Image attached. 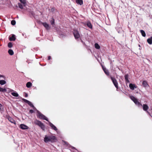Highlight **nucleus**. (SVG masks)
<instances>
[{
  "label": "nucleus",
  "instance_id": "f03ea898",
  "mask_svg": "<svg viewBox=\"0 0 152 152\" xmlns=\"http://www.w3.org/2000/svg\"><path fill=\"white\" fill-rule=\"evenodd\" d=\"M34 123L35 124L40 127L42 130H44V125L42 123L41 121L37 120H36L34 121Z\"/></svg>",
  "mask_w": 152,
  "mask_h": 152
},
{
  "label": "nucleus",
  "instance_id": "4c0bfd02",
  "mask_svg": "<svg viewBox=\"0 0 152 152\" xmlns=\"http://www.w3.org/2000/svg\"><path fill=\"white\" fill-rule=\"evenodd\" d=\"M28 96V95L27 94H26V95H25V96L26 97H27Z\"/></svg>",
  "mask_w": 152,
  "mask_h": 152
},
{
  "label": "nucleus",
  "instance_id": "f3484780",
  "mask_svg": "<svg viewBox=\"0 0 152 152\" xmlns=\"http://www.w3.org/2000/svg\"><path fill=\"white\" fill-rule=\"evenodd\" d=\"M102 69L103 70H104V73L107 75H109V73L108 72V71L105 68H104L103 67H102Z\"/></svg>",
  "mask_w": 152,
  "mask_h": 152
},
{
  "label": "nucleus",
  "instance_id": "f704fd0d",
  "mask_svg": "<svg viewBox=\"0 0 152 152\" xmlns=\"http://www.w3.org/2000/svg\"><path fill=\"white\" fill-rule=\"evenodd\" d=\"M29 112L31 113H33L34 112V111L32 110H29Z\"/></svg>",
  "mask_w": 152,
  "mask_h": 152
},
{
  "label": "nucleus",
  "instance_id": "20e7f679",
  "mask_svg": "<svg viewBox=\"0 0 152 152\" xmlns=\"http://www.w3.org/2000/svg\"><path fill=\"white\" fill-rule=\"evenodd\" d=\"M110 78L115 87L118 89V84L117 80L115 78L112 77H110Z\"/></svg>",
  "mask_w": 152,
  "mask_h": 152
},
{
  "label": "nucleus",
  "instance_id": "0eeeda50",
  "mask_svg": "<svg viewBox=\"0 0 152 152\" xmlns=\"http://www.w3.org/2000/svg\"><path fill=\"white\" fill-rule=\"evenodd\" d=\"M130 98L136 104L139 105H140L142 106V104H140V103L137 101V99L135 98L134 96H130Z\"/></svg>",
  "mask_w": 152,
  "mask_h": 152
},
{
  "label": "nucleus",
  "instance_id": "ea45409f",
  "mask_svg": "<svg viewBox=\"0 0 152 152\" xmlns=\"http://www.w3.org/2000/svg\"><path fill=\"white\" fill-rule=\"evenodd\" d=\"M11 91H13V90H11Z\"/></svg>",
  "mask_w": 152,
  "mask_h": 152
},
{
  "label": "nucleus",
  "instance_id": "2f4dec72",
  "mask_svg": "<svg viewBox=\"0 0 152 152\" xmlns=\"http://www.w3.org/2000/svg\"><path fill=\"white\" fill-rule=\"evenodd\" d=\"M87 26L90 28H91L92 27V25L91 23L89 22H87Z\"/></svg>",
  "mask_w": 152,
  "mask_h": 152
},
{
  "label": "nucleus",
  "instance_id": "aec40b11",
  "mask_svg": "<svg viewBox=\"0 0 152 152\" xmlns=\"http://www.w3.org/2000/svg\"><path fill=\"white\" fill-rule=\"evenodd\" d=\"M20 2L23 4L24 6L26 4V0H19Z\"/></svg>",
  "mask_w": 152,
  "mask_h": 152
},
{
  "label": "nucleus",
  "instance_id": "39448f33",
  "mask_svg": "<svg viewBox=\"0 0 152 152\" xmlns=\"http://www.w3.org/2000/svg\"><path fill=\"white\" fill-rule=\"evenodd\" d=\"M130 98L136 104L139 105H140L142 106V104H140V103L137 101V99L135 98L134 96H130Z\"/></svg>",
  "mask_w": 152,
  "mask_h": 152
},
{
  "label": "nucleus",
  "instance_id": "72a5a7b5",
  "mask_svg": "<svg viewBox=\"0 0 152 152\" xmlns=\"http://www.w3.org/2000/svg\"><path fill=\"white\" fill-rule=\"evenodd\" d=\"M11 24L13 25H14L16 24V22L15 20H12L11 22Z\"/></svg>",
  "mask_w": 152,
  "mask_h": 152
},
{
  "label": "nucleus",
  "instance_id": "a19ab883",
  "mask_svg": "<svg viewBox=\"0 0 152 152\" xmlns=\"http://www.w3.org/2000/svg\"><path fill=\"white\" fill-rule=\"evenodd\" d=\"M139 47H140V45H139Z\"/></svg>",
  "mask_w": 152,
  "mask_h": 152
},
{
  "label": "nucleus",
  "instance_id": "5701e85b",
  "mask_svg": "<svg viewBox=\"0 0 152 152\" xmlns=\"http://www.w3.org/2000/svg\"><path fill=\"white\" fill-rule=\"evenodd\" d=\"M94 46L95 48L97 49H99L100 48V46L97 43H95L94 45Z\"/></svg>",
  "mask_w": 152,
  "mask_h": 152
},
{
  "label": "nucleus",
  "instance_id": "473e14b6",
  "mask_svg": "<svg viewBox=\"0 0 152 152\" xmlns=\"http://www.w3.org/2000/svg\"><path fill=\"white\" fill-rule=\"evenodd\" d=\"M8 46L9 48H12V43L11 42H9L8 44Z\"/></svg>",
  "mask_w": 152,
  "mask_h": 152
},
{
  "label": "nucleus",
  "instance_id": "f8f14e48",
  "mask_svg": "<svg viewBox=\"0 0 152 152\" xmlns=\"http://www.w3.org/2000/svg\"><path fill=\"white\" fill-rule=\"evenodd\" d=\"M49 125L55 131L57 130V129L56 127L52 124L51 123H49Z\"/></svg>",
  "mask_w": 152,
  "mask_h": 152
},
{
  "label": "nucleus",
  "instance_id": "bb28decb",
  "mask_svg": "<svg viewBox=\"0 0 152 152\" xmlns=\"http://www.w3.org/2000/svg\"><path fill=\"white\" fill-rule=\"evenodd\" d=\"M128 75H126L125 76V78L126 80V81L127 82H129V81L128 79Z\"/></svg>",
  "mask_w": 152,
  "mask_h": 152
},
{
  "label": "nucleus",
  "instance_id": "412c9836",
  "mask_svg": "<svg viewBox=\"0 0 152 152\" xmlns=\"http://www.w3.org/2000/svg\"><path fill=\"white\" fill-rule=\"evenodd\" d=\"M140 32L143 37H145L146 34H145V33L144 31L141 30H140Z\"/></svg>",
  "mask_w": 152,
  "mask_h": 152
},
{
  "label": "nucleus",
  "instance_id": "b1692460",
  "mask_svg": "<svg viewBox=\"0 0 152 152\" xmlns=\"http://www.w3.org/2000/svg\"><path fill=\"white\" fill-rule=\"evenodd\" d=\"M8 53L10 55H12L14 54L13 51L11 50L10 49L8 50Z\"/></svg>",
  "mask_w": 152,
  "mask_h": 152
},
{
  "label": "nucleus",
  "instance_id": "a211bd4d",
  "mask_svg": "<svg viewBox=\"0 0 152 152\" xmlns=\"http://www.w3.org/2000/svg\"><path fill=\"white\" fill-rule=\"evenodd\" d=\"M16 39L15 37V35L13 34L11 37L9 38V39L10 41H14Z\"/></svg>",
  "mask_w": 152,
  "mask_h": 152
},
{
  "label": "nucleus",
  "instance_id": "a878e982",
  "mask_svg": "<svg viewBox=\"0 0 152 152\" xmlns=\"http://www.w3.org/2000/svg\"><path fill=\"white\" fill-rule=\"evenodd\" d=\"M142 85L144 87H146L148 86V83L146 81H144L142 83Z\"/></svg>",
  "mask_w": 152,
  "mask_h": 152
},
{
  "label": "nucleus",
  "instance_id": "c756f323",
  "mask_svg": "<svg viewBox=\"0 0 152 152\" xmlns=\"http://www.w3.org/2000/svg\"><path fill=\"white\" fill-rule=\"evenodd\" d=\"M51 24L53 25L54 24V20L53 18H52L51 20H50Z\"/></svg>",
  "mask_w": 152,
  "mask_h": 152
},
{
  "label": "nucleus",
  "instance_id": "e433bc0d",
  "mask_svg": "<svg viewBox=\"0 0 152 152\" xmlns=\"http://www.w3.org/2000/svg\"><path fill=\"white\" fill-rule=\"evenodd\" d=\"M50 58H51V57L50 56H48V60H50Z\"/></svg>",
  "mask_w": 152,
  "mask_h": 152
},
{
  "label": "nucleus",
  "instance_id": "4be33fe9",
  "mask_svg": "<svg viewBox=\"0 0 152 152\" xmlns=\"http://www.w3.org/2000/svg\"><path fill=\"white\" fill-rule=\"evenodd\" d=\"M32 86V84L30 82H28L26 84V87L27 88H30Z\"/></svg>",
  "mask_w": 152,
  "mask_h": 152
},
{
  "label": "nucleus",
  "instance_id": "f257e3e1",
  "mask_svg": "<svg viewBox=\"0 0 152 152\" xmlns=\"http://www.w3.org/2000/svg\"><path fill=\"white\" fill-rule=\"evenodd\" d=\"M56 140V137L53 135H52L50 136L45 135V137L44 138V141L45 142H55Z\"/></svg>",
  "mask_w": 152,
  "mask_h": 152
},
{
  "label": "nucleus",
  "instance_id": "6ab92c4d",
  "mask_svg": "<svg viewBox=\"0 0 152 152\" xmlns=\"http://www.w3.org/2000/svg\"><path fill=\"white\" fill-rule=\"evenodd\" d=\"M11 94L12 96L15 97H18V94L16 92H12Z\"/></svg>",
  "mask_w": 152,
  "mask_h": 152
},
{
  "label": "nucleus",
  "instance_id": "2eb2a0df",
  "mask_svg": "<svg viewBox=\"0 0 152 152\" xmlns=\"http://www.w3.org/2000/svg\"><path fill=\"white\" fill-rule=\"evenodd\" d=\"M76 3L78 4L82 5L83 4V0H75Z\"/></svg>",
  "mask_w": 152,
  "mask_h": 152
},
{
  "label": "nucleus",
  "instance_id": "7ed1b4c3",
  "mask_svg": "<svg viewBox=\"0 0 152 152\" xmlns=\"http://www.w3.org/2000/svg\"><path fill=\"white\" fill-rule=\"evenodd\" d=\"M37 115L39 118L41 119L45 120L48 121L47 118L38 110H37Z\"/></svg>",
  "mask_w": 152,
  "mask_h": 152
},
{
  "label": "nucleus",
  "instance_id": "c9c22d12",
  "mask_svg": "<svg viewBox=\"0 0 152 152\" xmlns=\"http://www.w3.org/2000/svg\"><path fill=\"white\" fill-rule=\"evenodd\" d=\"M2 105L0 103V110H1Z\"/></svg>",
  "mask_w": 152,
  "mask_h": 152
},
{
  "label": "nucleus",
  "instance_id": "393cba45",
  "mask_svg": "<svg viewBox=\"0 0 152 152\" xmlns=\"http://www.w3.org/2000/svg\"><path fill=\"white\" fill-rule=\"evenodd\" d=\"M6 83V82L3 80H0V84L3 85Z\"/></svg>",
  "mask_w": 152,
  "mask_h": 152
},
{
  "label": "nucleus",
  "instance_id": "7c9ffc66",
  "mask_svg": "<svg viewBox=\"0 0 152 152\" xmlns=\"http://www.w3.org/2000/svg\"><path fill=\"white\" fill-rule=\"evenodd\" d=\"M18 5L19 7L21 9L23 8V7L24 6L23 4H21L20 3H19L18 4Z\"/></svg>",
  "mask_w": 152,
  "mask_h": 152
},
{
  "label": "nucleus",
  "instance_id": "dca6fc26",
  "mask_svg": "<svg viewBox=\"0 0 152 152\" xmlns=\"http://www.w3.org/2000/svg\"><path fill=\"white\" fill-rule=\"evenodd\" d=\"M148 108V107L147 105L145 104H143V109L144 111H147Z\"/></svg>",
  "mask_w": 152,
  "mask_h": 152
},
{
  "label": "nucleus",
  "instance_id": "ddd939ff",
  "mask_svg": "<svg viewBox=\"0 0 152 152\" xmlns=\"http://www.w3.org/2000/svg\"><path fill=\"white\" fill-rule=\"evenodd\" d=\"M8 120L12 123H13L15 124H16L15 121L11 117H9L8 118Z\"/></svg>",
  "mask_w": 152,
  "mask_h": 152
},
{
  "label": "nucleus",
  "instance_id": "c85d7f7f",
  "mask_svg": "<svg viewBox=\"0 0 152 152\" xmlns=\"http://www.w3.org/2000/svg\"><path fill=\"white\" fill-rule=\"evenodd\" d=\"M7 91V90L5 88H3L1 87H0V91L2 92H5Z\"/></svg>",
  "mask_w": 152,
  "mask_h": 152
},
{
  "label": "nucleus",
  "instance_id": "1a4fd4ad",
  "mask_svg": "<svg viewBox=\"0 0 152 152\" xmlns=\"http://www.w3.org/2000/svg\"><path fill=\"white\" fill-rule=\"evenodd\" d=\"M73 34L75 39H78L80 37V34L76 30H74Z\"/></svg>",
  "mask_w": 152,
  "mask_h": 152
},
{
  "label": "nucleus",
  "instance_id": "58836bf2",
  "mask_svg": "<svg viewBox=\"0 0 152 152\" xmlns=\"http://www.w3.org/2000/svg\"><path fill=\"white\" fill-rule=\"evenodd\" d=\"M0 77H4L2 75H0Z\"/></svg>",
  "mask_w": 152,
  "mask_h": 152
},
{
  "label": "nucleus",
  "instance_id": "4468645a",
  "mask_svg": "<svg viewBox=\"0 0 152 152\" xmlns=\"http://www.w3.org/2000/svg\"><path fill=\"white\" fill-rule=\"evenodd\" d=\"M129 87L132 90H134V88H136V87H135V86L134 84H130L129 85Z\"/></svg>",
  "mask_w": 152,
  "mask_h": 152
},
{
  "label": "nucleus",
  "instance_id": "cd10ccee",
  "mask_svg": "<svg viewBox=\"0 0 152 152\" xmlns=\"http://www.w3.org/2000/svg\"><path fill=\"white\" fill-rule=\"evenodd\" d=\"M148 42L150 44H151L152 43V41L151 40V37L150 38L148 39L147 40Z\"/></svg>",
  "mask_w": 152,
  "mask_h": 152
},
{
  "label": "nucleus",
  "instance_id": "9b49d317",
  "mask_svg": "<svg viewBox=\"0 0 152 152\" xmlns=\"http://www.w3.org/2000/svg\"><path fill=\"white\" fill-rule=\"evenodd\" d=\"M20 127L21 129H28V127L27 126L23 124H21L20 126Z\"/></svg>",
  "mask_w": 152,
  "mask_h": 152
},
{
  "label": "nucleus",
  "instance_id": "9d476101",
  "mask_svg": "<svg viewBox=\"0 0 152 152\" xmlns=\"http://www.w3.org/2000/svg\"><path fill=\"white\" fill-rule=\"evenodd\" d=\"M42 23L46 29H50V27L49 26V25L48 24H47V23L45 22Z\"/></svg>",
  "mask_w": 152,
  "mask_h": 152
},
{
  "label": "nucleus",
  "instance_id": "423d86ee",
  "mask_svg": "<svg viewBox=\"0 0 152 152\" xmlns=\"http://www.w3.org/2000/svg\"><path fill=\"white\" fill-rule=\"evenodd\" d=\"M130 98L136 104L139 105H140L142 106V104H140V103L137 101V99L135 98L134 96H130Z\"/></svg>",
  "mask_w": 152,
  "mask_h": 152
},
{
  "label": "nucleus",
  "instance_id": "6e6552de",
  "mask_svg": "<svg viewBox=\"0 0 152 152\" xmlns=\"http://www.w3.org/2000/svg\"><path fill=\"white\" fill-rule=\"evenodd\" d=\"M22 100L25 102L29 104L30 106L32 107L34 109H35V107L34 106L33 104H32L31 102L29 101L26 99H23Z\"/></svg>",
  "mask_w": 152,
  "mask_h": 152
},
{
  "label": "nucleus",
  "instance_id": "79ce46f5",
  "mask_svg": "<svg viewBox=\"0 0 152 152\" xmlns=\"http://www.w3.org/2000/svg\"><path fill=\"white\" fill-rule=\"evenodd\" d=\"M147 112L148 113H149L148 112V111H147Z\"/></svg>",
  "mask_w": 152,
  "mask_h": 152
}]
</instances>
